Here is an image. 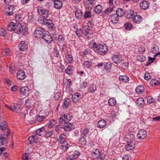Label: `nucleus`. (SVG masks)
<instances>
[{
	"mask_svg": "<svg viewBox=\"0 0 160 160\" xmlns=\"http://www.w3.org/2000/svg\"><path fill=\"white\" fill-rule=\"evenodd\" d=\"M92 45L93 50L94 51L100 55H104L108 51L107 47L105 44H98L94 42L92 43Z\"/></svg>",
	"mask_w": 160,
	"mask_h": 160,
	"instance_id": "obj_1",
	"label": "nucleus"
},
{
	"mask_svg": "<svg viewBox=\"0 0 160 160\" xmlns=\"http://www.w3.org/2000/svg\"><path fill=\"white\" fill-rule=\"evenodd\" d=\"M28 31V28L24 27L20 23L15 24L13 29V32L17 34H21L22 35H26Z\"/></svg>",
	"mask_w": 160,
	"mask_h": 160,
	"instance_id": "obj_2",
	"label": "nucleus"
},
{
	"mask_svg": "<svg viewBox=\"0 0 160 160\" xmlns=\"http://www.w3.org/2000/svg\"><path fill=\"white\" fill-rule=\"evenodd\" d=\"M37 11L38 14L42 17L40 18L46 19L48 17L49 12L48 10L44 9L41 6H38Z\"/></svg>",
	"mask_w": 160,
	"mask_h": 160,
	"instance_id": "obj_3",
	"label": "nucleus"
},
{
	"mask_svg": "<svg viewBox=\"0 0 160 160\" xmlns=\"http://www.w3.org/2000/svg\"><path fill=\"white\" fill-rule=\"evenodd\" d=\"M93 158L98 160H103L105 158L104 155L102 154L100 150L95 149L91 154Z\"/></svg>",
	"mask_w": 160,
	"mask_h": 160,
	"instance_id": "obj_4",
	"label": "nucleus"
},
{
	"mask_svg": "<svg viewBox=\"0 0 160 160\" xmlns=\"http://www.w3.org/2000/svg\"><path fill=\"white\" fill-rule=\"evenodd\" d=\"M38 21L39 23L46 25L49 28H53L54 27V24L50 19L41 18H39Z\"/></svg>",
	"mask_w": 160,
	"mask_h": 160,
	"instance_id": "obj_5",
	"label": "nucleus"
},
{
	"mask_svg": "<svg viewBox=\"0 0 160 160\" xmlns=\"http://www.w3.org/2000/svg\"><path fill=\"white\" fill-rule=\"evenodd\" d=\"M71 119V118L65 113H62L59 119L60 124H63L69 122Z\"/></svg>",
	"mask_w": 160,
	"mask_h": 160,
	"instance_id": "obj_6",
	"label": "nucleus"
},
{
	"mask_svg": "<svg viewBox=\"0 0 160 160\" xmlns=\"http://www.w3.org/2000/svg\"><path fill=\"white\" fill-rule=\"evenodd\" d=\"M92 132V129L90 128H85L80 130V135L82 137H89Z\"/></svg>",
	"mask_w": 160,
	"mask_h": 160,
	"instance_id": "obj_7",
	"label": "nucleus"
},
{
	"mask_svg": "<svg viewBox=\"0 0 160 160\" xmlns=\"http://www.w3.org/2000/svg\"><path fill=\"white\" fill-rule=\"evenodd\" d=\"M20 92L22 96L27 97L30 93V89L28 86L22 87L20 89Z\"/></svg>",
	"mask_w": 160,
	"mask_h": 160,
	"instance_id": "obj_8",
	"label": "nucleus"
},
{
	"mask_svg": "<svg viewBox=\"0 0 160 160\" xmlns=\"http://www.w3.org/2000/svg\"><path fill=\"white\" fill-rule=\"evenodd\" d=\"M6 106L12 111H14L17 113H20L21 112L20 105L17 104V103L12 104L10 106Z\"/></svg>",
	"mask_w": 160,
	"mask_h": 160,
	"instance_id": "obj_9",
	"label": "nucleus"
},
{
	"mask_svg": "<svg viewBox=\"0 0 160 160\" xmlns=\"http://www.w3.org/2000/svg\"><path fill=\"white\" fill-rule=\"evenodd\" d=\"M83 29L85 31L84 35L87 37V38L89 39L92 37V32L91 30V28L88 26H84Z\"/></svg>",
	"mask_w": 160,
	"mask_h": 160,
	"instance_id": "obj_10",
	"label": "nucleus"
},
{
	"mask_svg": "<svg viewBox=\"0 0 160 160\" xmlns=\"http://www.w3.org/2000/svg\"><path fill=\"white\" fill-rule=\"evenodd\" d=\"M147 133L144 129L139 130L137 134V137L139 140H142L145 138L147 136Z\"/></svg>",
	"mask_w": 160,
	"mask_h": 160,
	"instance_id": "obj_11",
	"label": "nucleus"
},
{
	"mask_svg": "<svg viewBox=\"0 0 160 160\" xmlns=\"http://www.w3.org/2000/svg\"><path fill=\"white\" fill-rule=\"evenodd\" d=\"M125 146V149L127 151H129L134 149L135 147L136 142L126 141Z\"/></svg>",
	"mask_w": 160,
	"mask_h": 160,
	"instance_id": "obj_12",
	"label": "nucleus"
},
{
	"mask_svg": "<svg viewBox=\"0 0 160 160\" xmlns=\"http://www.w3.org/2000/svg\"><path fill=\"white\" fill-rule=\"evenodd\" d=\"M116 117L117 114L114 111H112L110 114L108 113L105 116V117L107 120L110 122L113 121V119L116 118Z\"/></svg>",
	"mask_w": 160,
	"mask_h": 160,
	"instance_id": "obj_13",
	"label": "nucleus"
},
{
	"mask_svg": "<svg viewBox=\"0 0 160 160\" xmlns=\"http://www.w3.org/2000/svg\"><path fill=\"white\" fill-rule=\"evenodd\" d=\"M79 155V152L76 151L71 155L66 158V160H76Z\"/></svg>",
	"mask_w": 160,
	"mask_h": 160,
	"instance_id": "obj_14",
	"label": "nucleus"
},
{
	"mask_svg": "<svg viewBox=\"0 0 160 160\" xmlns=\"http://www.w3.org/2000/svg\"><path fill=\"white\" fill-rule=\"evenodd\" d=\"M113 9L112 7H107L102 13L101 16L103 18H104L106 16H109V14L113 11Z\"/></svg>",
	"mask_w": 160,
	"mask_h": 160,
	"instance_id": "obj_15",
	"label": "nucleus"
},
{
	"mask_svg": "<svg viewBox=\"0 0 160 160\" xmlns=\"http://www.w3.org/2000/svg\"><path fill=\"white\" fill-rule=\"evenodd\" d=\"M17 77L20 80H23L26 77L25 72L22 70H19L17 72Z\"/></svg>",
	"mask_w": 160,
	"mask_h": 160,
	"instance_id": "obj_16",
	"label": "nucleus"
},
{
	"mask_svg": "<svg viewBox=\"0 0 160 160\" xmlns=\"http://www.w3.org/2000/svg\"><path fill=\"white\" fill-rule=\"evenodd\" d=\"M125 140L126 141L136 142L135 136L131 133H128L126 135Z\"/></svg>",
	"mask_w": 160,
	"mask_h": 160,
	"instance_id": "obj_17",
	"label": "nucleus"
},
{
	"mask_svg": "<svg viewBox=\"0 0 160 160\" xmlns=\"http://www.w3.org/2000/svg\"><path fill=\"white\" fill-rule=\"evenodd\" d=\"M42 38L48 43H51L53 41L52 38L48 33H44L42 36Z\"/></svg>",
	"mask_w": 160,
	"mask_h": 160,
	"instance_id": "obj_18",
	"label": "nucleus"
},
{
	"mask_svg": "<svg viewBox=\"0 0 160 160\" xmlns=\"http://www.w3.org/2000/svg\"><path fill=\"white\" fill-rule=\"evenodd\" d=\"M14 8L12 5H8L5 8V10L6 15L11 16L13 14V11Z\"/></svg>",
	"mask_w": 160,
	"mask_h": 160,
	"instance_id": "obj_19",
	"label": "nucleus"
},
{
	"mask_svg": "<svg viewBox=\"0 0 160 160\" xmlns=\"http://www.w3.org/2000/svg\"><path fill=\"white\" fill-rule=\"evenodd\" d=\"M19 50L22 51H25L28 48L27 42L25 41H22L18 45Z\"/></svg>",
	"mask_w": 160,
	"mask_h": 160,
	"instance_id": "obj_20",
	"label": "nucleus"
},
{
	"mask_svg": "<svg viewBox=\"0 0 160 160\" xmlns=\"http://www.w3.org/2000/svg\"><path fill=\"white\" fill-rule=\"evenodd\" d=\"M112 60L115 63H120L122 62V58L119 55H114L112 57Z\"/></svg>",
	"mask_w": 160,
	"mask_h": 160,
	"instance_id": "obj_21",
	"label": "nucleus"
},
{
	"mask_svg": "<svg viewBox=\"0 0 160 160\" xmlns=\"http://www.w3.org/2000/svg\"><path fill=\"white\" fill-rule=\"evenodd\" d=\"M109 19L110 21L113 23H116L119 20L118 16L116 14H112L110 16Z\"/></svg>",
	"mask_w": 160,
	"mask_h": 160,
	"instance_id": "obj_22",
	"label": "nucleus"
},
{
	"mask_svg": "<svg viewBox=\"0 0 160 160\" xmlns=\"http://www.w3.org/2000/svg\"><path fill=\"white\" fill-rule=\"evenodd\" d=\"M139 5L142 9L146 10L149 8V4L148 2L146 1H143L140 3Z\"/></svg>",
	"mask_w": 160,
	"mask_h": 160,
	"instance_id": "obj_23",
	"label": "nucleus"
},
{
	"mask_svg": "<svg viewBox=\"0 0 160 160\" xmlns=\"http://www.w3.org/2000/svg\"><path fill=\"white\" fill-rule=\"evenodd\" d=\"M159 47L157 45H154L153 46L152 48L151 52L152 53H155V55H154V57L160 54V52H159Z\"/></svg>",
	"mask_w": 160,
	"mask_h": 160,
	"instance_id": "obj_24",
	"label": "nucleus"
},
{
	"mask_svg": "<svg viewBox=\"0 0 160 160\" xmlns=\"http://www.w3.org/2000/svg\"><path fill=\"white\" fill-rule=\"evenodd\" d=\"M136 104L139 107H142L145 104V101L142 98H138L136 102Z\"/></svg>",
	"mask_w": 160,
	"mask_h": 160,
	"instance_id": "obj_25",
	"label": "nucleus"
},
{
	"mask_svg": "<svg viewBox=\"0 0 160 160\" xmlns=\"http://www.w3.org/2000/svg\"><path fill=\"white\" fill-rule=\"evenodd\" d=\"M142 17L138 15H135L132 18L133 22L135 23H139L142 22Z\"/></svg>",
	"mask_w": 160,
	"mask_h": 160,
	"instance_id": "obj_26",
	"label": "nucleus"
},
{
	"mask_svg": "<svg viewBox=\"0 0 160 160\" xmlns=\"http://www.w3.org/2000/svg\"><path fill=\"white\" fill-rule=\"evenodd\" d=\"M45 132V128L44 127H42L38 129L36 131V135L42 136L44 134Z\"/></svg>",
	"mask_w": 160,
	"mask_h": 160,
	"instance_id": "obj_27",
	"label": "nucleus"
},
{
	"mask_svg": "<svg viewBox=\"0 0 160 160\" xmlns=\"http://www.w3.org/2000/svg\"><path fill=\"white\" fill-rule=\"evenodd\" d=\"M144 88L142 85H138L136 88V93L138 94H142L144 91Z\"/></svg>",
	"mask_w": 160,
	"mask_h": 160,
	"instance_id": "obj_28",
	"label": "nucleus"
},
{
	"mask_svg": "<svg viewBox=\"0 0 160 160\" xmlns=\"http://www.w3.org/2000/svg\"><path fill=\"white\" fill-rule=\"evenodd\" d=\"M44 34L41 30H36L35 31L33 35L36 38H42V36H43Z\"/></svg>",
	"mask_w": 160,
	"mask_h": 160,
	"instance_id": "obj_29",
	"label": "nucleus"
},
{
	"mask_svg": "<svg viewBox=\"0 0 160 160\" xmlns=\"http://www.w3.org/2000/svg\"><path fill=\"white\" fill-rule=\"evenodd\" d=\"M134 11L132 10H128L125 13V17L128 18H133L134 16Z\"/></svg>",
	"mask_w": 160,
	"mask_h": 160,
	"instance_id": "obj_30",
	"label": "nucleus"
},
{
	"mask_svg": "<svg viewBox=\"0 0 160 160\" xmlns=\"http://www.w3.org/2000/svg\"><path fill=\"white\" fill-rule=\"evenodd\" d=\"M116 13L117 15L119 17H121L123 15L125 14L124 10L121 8H117L116 11Z\"/></svg>",
	"mask_w": 160,
	"mask_h": 160,
	"instance_id": "obj_31",
	"label": "nucleus"
},
{
	"mask_svg": "<svg viewBox=\"0 0 160 160\" xmlns=\"http://www.w3.org/2000/svg\"><path fill=\"white\" fill-rule=\"evenodd\" d=\"M12 53V51L9 48H5L2 49V54L5 57L10 55Z\"/></svg>",
	"mask_w": 160,
	"mask_h": 160,
	"instance_id": "obj_32",
	"label": "nucleus"
},
{
	"mask_svg": "<svg viewBox=\"0 0 160 160\" xmlns=\"http://www.w3.org/2000/svg\"><path fill=\"white\" fill-rule=\"evenodd\" d=\"M62 2L59 0H56L55 1L54 3V7L57 9L61 8L62 7Z\"/></svg>",
	"mask_w": 160,
	"mask_h": 160,
	"instance_id": "obj_33",
	"label": "nucleus"
},
{
	"mask_svg": "<svg viewBox=\"0 0 160 160\" xmlns=\"http://www.w3.org/2000/svg\"><path fill=\"white\" fill-rule=\"evenodd\" d=\"M106 122L103 119H102L98 121V128H104L106 124Z\"/></svg>",
	"mask_w": 160,
	"mask_h": 160,
	"instance_id": "obj_34",
	"label": "nucleus"
},
{
	"mask_svg": "<svg viewBox=\"0 0 160 160\" xmlns=\"http://www.w3.org/2000/svg\"><path fill=\"white\" fill-rule=\"evenodd\" d=\"M119 80L122 82H127L129 81V78L126 75H120Z\"/></svg>",
	"mask_w": 160,
	"mask_h": 160,
	"instance_id": "obj_35",
	"label": "nucleus"
},
{
	"mask_svg": "<svg viewBox=\"0 0 160 160\" xmlns=\"http://www.w3.org/2000/svg\"><path fill=\"white\" fill-rule=\"evenodd\" d=\"M63 125H64L63 128L65 131H69L71 129L72 125L70 122H68Z\"/></svg>",
	"mask_w": 160,
	"mask_h": 160,
	"instance_id": "obj_36",
	"label": "nucleus"
},
{
	"mask_svg": "<svg viewBox=\"0 0 160 160\" xmlns=\"http://www.w3.org/2000/svg\"><path fill=\"white\" fill-rule=\"evenodd\" d=\"M108 104L109 106H114L117 103L116 100L114 98H111L108 100Z\"/></svg>",
	"mask_w": 160,
	"mask_h": 160,
	"instance_id": "obj_37",
	"label": "nucleus"
},
{
	"mask_svg": "<svg viewBox=\"0 0 160 160\" xmlns=\"http://www.w3.org/2000/svg\"><path fill=\"white\" fill-rule=\"evenodd\" d=\"M75 16L77 19H80L83 17V12L81 10H77L75 12Z\"/></svg>",
	"mask_w": 160,
	"mask_h": 160,
	"instance_id": "obj_38",
	"label": "nucleus"
},
{
	"mask_svg": "<svg viewBox=\"0 0 160 160\" xmlns=\"http://www.w3.org/2000/svg\"><path fill=\"white\" fill-rule=\"evenodd\" d=\"M102 6L99 4L97 5L94 8L95 12L97 14H100L102 11Z\"/></svg>",
	"mask_w": 160,
	"mask_h": 160,
	"instance_id": "obj_39",
	"label": "nucleus"
},
{
	"mask_svg": "<svg viewBox=\"0 0 160 160\" xmlns=\"http://www.w3.org/2000/svg\"><path fill=\"white\" fill-rule=\"evenodd\" d=\"M80 138L79 139V143L82 145H85L87 143V141L86 139V137H82L81 135H80Z\"/></svg>",
	"mask_w": 160,
	"mask_h": 160,
	"instance_id": "obj_40",
	"label": "nucleus"
},
{
	"mask_svg": "<svg viewBox=\"0 0 160 160\" xmlns=\"http://www.w3.org/2000/svg\"><path fill=\"white\" fill-rule=\"evenodd\" d=\"M96 2L95 0H88L87 1V4H88L89 7L88 8V9H91L93 7V6L95 5Z\"/></svg>",
	"mask_w": 160,
	"mask_h": 160,
	"instance_id": "obj_41",
	"label": "nucleus"
},
{
	"mask_svg": "<svg viewBox=\"0 0 160 160\" xmlns=\"http://www.w3.org/2000/svg\"><path fill=\"white\" fill-rule=\"evenodd\" d=\"M160 84V82L158 80L156 79H152L150 82V84L152 86H156Z\"/></svg>",
	"mask_w": 160,
	"mask_h": 160,
	"instance_id": "obj_42",
	"label": "nucleus"
},
{
	"mask_svg": "<svg viewBox=\"0 0 160 160\" xmlns=\"http://www.w3.org/2000/svg\"><path fill=\"white\" fill-rule=\"evenodd\" d=\"M124 27L126 30L130 31L132 29L133 26L132 24L129 22H127L124 24Z\"/></svg>",
	"mask_w": 160,
	"mask_h": 160,
	"instance_id": "obj_43",
	"label": "nucleus"
},
{
	"mask_svg": "<svg viewBox=\"0 0 160 160\" xmlns=\"http://www.w3.org/2000/svg\"><path fill=\"white\" fill-rule=\"evenodd\" d=\"M15 25L13 23H9L7 26V28L8 30L11 32L13 31Z\"/></svg>",
	"mask_w": 160,
	"mask_h": 160,
	"instance_id": "obj_44",
	"label": "nucleus"
},
{
	"mask_svg": "<svg viewBox=\"0 0 160 160\" xmlns=\"http://www.w3.org/2000/svg\"><path fill=\"white\" fill-rule=\"evenodd\" d=\"M37 136L34 135V136H32L30 137L28 139L29 141L31 142H37Z\"/></svg>",
	"mask_w": 160,
	"mask_h": 160,
	"instance_id": "obj_45",
	"label": "nucleus"
},
{
	"mask_svg": "<svg viewBox=\"0 0 160 160\" xmlns=\"http://www.w3.org/2000/svg\"><path fill=\"white\" fill-rule=\"evenodd\" d=\"M65 58L67 60V62L68 63H71L73 61V58L72 56L70 54H68L66 56Z\"/></svg>",
	"mask_w": 160,
	"mask_h": 160,
	"instance_id": "obj_46",
	"label": "nucleus"
},
{
	"mask_svg": "<svg viewBox=\"0 0 160 160\" xmlns=\"http://www.w3.org/2000/svg\"><path fill=\"white\" fill-rule=\"evenodd\" d=\"M92 64V62L90 61H85L83 63L84 67L88 68H89Z\"/></svg>",
	"mask_w": 160,
	"mask_h": 160,
	"instance_id": "obj_47",
	"label": "nucleus"
},
{
	"mask_svg": "<svg viewBox=\"0 0 160 160\" xmlns=\"http://www.w3.org/2000/svg\"><path fill=\"white\" fill-rule=\"evenodd\" d=\"M72 65H69L67 67L66 70L65 71V72L68 75H70L71 73V71H72Z\"/></svg>",
	"mask_w": 160,
	"mask_h": 160,
	"instance_id": "obj_48",
	"label": "nucleus"
},
{
	"mask_svg": "<svg viewBox=\"0 0 160 160\" xmlns=\"http://www.w3.org/2000/svg\"><path fill=\"white\" fill-rule=\"evenodd\" d=\"M56 124V121L54 119H52L49 121L48 127L50 128H53Z\"/></svg>",
	"mask_w": 160,
	"mask_h": 160,
	"instance_id": "obj_49",
	"label": "nucleus"
},
{
	"mask_svg": "<svg viewBox=\"0 0 160 160\" xmlns=\"http://www.w3.org/2000/svg\"><path fill=\"white\" fill-rule=\"evenodd\" d=\"M7 34V31L5 28H0V35L2 36H5Z\"/></svg>",
	"mask_w": 160,
	"mask_h": 160,
	"instance_id": "obj_50",
	"label": "nucleus"
},
{
	"mask_svg": "<svg viewBox=\"0 0 160 160\" xmlns=\"http://www.w3.org/2000/svg\"><path fill=\"white\" fill-rule=\"evenodd\" d=\"M137 60L139 62H143L145 61V57L142 55H140L137 56Z\"/></svg>",
	"mask_w": 160,
	"mask_h": 160,
	"instance_id": "obj_51",
	"label": "nucleus"
},
{
	"mask_svg": "<svg viewBox=\"0 0 160 160\" xmlns=\"http://www.w3.org/2000/svg\"><path fill=\"white\" fill-rule=\"evenodd\" d=\"M96 89V86L95 85L93 84L88 88V91L91 93L95 92Z\"/></svg>",
	"mask_w": 160,
	"mask_h": 160,
	"instance_id": "obj_52",
	"label": "nucleus"
},
{
	"mask_svg": "<svg viewBox=\"0 0 160 160\" xmlns=\"http://www.w3.org/2000/svg\"><path fill=\"white\" fill-rule=\"evenodd\" d=\"M45 136L46 138H48L52 135L53 132L52 130H49L46 131H45Z\"/></svg>",
	"mask_w": 160,
	"mask_h": 160,
	"instance_id": "obj_53",
	"label": "nucleus"
},
{
	"mask_svg": "<svg viewBox=\"0 0 160 160\" xmlns=\"http://www.w3.org/2000/svg\"><path fill=\"white\" fill-rule=\"evenodd\" d=\"M62 124L58 125L56 126L55 128V131L58 133H60L62 131Z\"/></svg>",
	"mask_w": 160,
	"mask_h": 160,
	"instance_id": "obj_54",
	"label": "nucleus"
},
{
	"mask_svg": "<svg viewBox=\"0 0 160 160\" xmlns=\"http://www.w3.org/2000/svg\"><path fill=\"white\" fill-rule=\"evenodd\" d=\"M82 31L81 29H77L75 31V33L77 36L79 37H82Z\"/></svg>",
	"mask_w": 160,
	"mask_h": 160,
	"instance_id": "obj_55",
	"label": "nucleus"
},
{
	"mask_svg": "<svg viewBox=\"0 0 160 160\" xmlns=\"http://www.w3.org/2000/svg\"><path fill=\"white\" fill-rule=\"evenodd\" d=\"M30 158V156L26 153H25L24 154H23L22 156V160H30L31 159Z\"/></svg>",
	"mask_w": 160,
	"mask_h": 160,
	"instance_id": "obj_56",
	"label": "nucleus"
},
{
	"mask_svg": "<svg viewBox=\"0 0 160 160\" xmlns=\"http://www.w3.org/2000/svg\"><path fill=\"white\" fill-rule=\"evenodd\" d=\"M70 101V99L69 98H66L65 100H64V102H63V105L66 108H67Z\"/></svg>",
	"mask_w": 160,
	"mask_h": 160,
	"instance_id": "obj_57",
	"label": "nucleus"
},
{
	"mask_svg": "<svg viewBox=\"0 0 160 160\" xmlns=\"http://www.w3.org/2000/svg\"><path fill=\"white\" fill-rule=\"evenodd\" d=\"M45 119L44 116H41L40 115L38 116L36 118V120L38 122H41L43 121Z\"/></svg>",
	"mask_w": 160,
	"mask_h": 160,
	"instance_id": "obj_58",
	"label": "nucleus"
},
{
	"mask_svg": "<svg viewBox=\"0 0 160 160\" xmlns=\"http://www.w3.org/2000/svg\"><path fill=\"white\" fill-rule=\"evenodd\" d=\"M67 138V136L64 134H61L59 138V142L61 141H65V139Z\"/></svg>",
	"mask_w": 160,
	"mask_h": 160,
	"instance_id": "obj_59",
	"label": "nucleus"
},
{
	"mask_svg": "<svg viewBox=\"0 0 160 160\" xmlns=\"http://www.w3.org/2000/svg\"><path fill=\"white\" fill-rule=\"evenodd\" d=\"M61 93L59 92H58L54 94V99L55 100H58L61 97Z\"/></svg>",
	"mask_w": 160,
	"mask_h": 160,
	"instance_id": "obj_60",
	"label": "nucleus"
},
{
	"mask_svg": "<svg viewBox=\"0 0 160 160\" xmlns=\"http://www.w3.org/2000/svg\"><path fill=\"white\" fill-rule=\"evenodd\" d=\"M113 2V0H109L108 2V7H112V8H114L115 7V6Z\"/></svg>",
	"mask_w": 160,
	"mask_h": 160,
	"instance_id": "obj_61",
	"label": "nucleus"
},
{
	"mask_svg": "<svg viewBox=\"0 0 160 160\" xmlns=\"http://www.w3.org/2000/svg\"><path fill=\"white\" fill-rule=\"evenodd\" d=\"M147 101L148 103L151 104L154 102V100L151 96H149L148 97Z\"/></svg>",
	"mask_w": 160,
	"mask_h": 160,
	"instance_id": "obj_62",
	"label": "nucleus"
},
{
	"mask_svg": "<svg viewBox=\"0 0 160 160\" xmlns=\"http://www.w3.org/2000/svg\"><path fill=\"white\" fill-rule=\"evenodd\" d=\"M85 18H89L91 16V13L90 11L85 12L84 14Z\"/></svg>",
	"mask_w": 160,
	"mask_h": 160,
	"instance_id": "obj_63",
	"label": "nucleus"
},
{
	"mask_svg": "<svg viewBox=\"0 0 160 160\" xmlns=\"http://www.w3.org/2000/svg\"><path fill=\"white\" fill-rule=\"evenodd\" d=\"M122 160H131V158L129 155L128 154L124 155L122 158Z\"/></svg>",
	"mask_w": 160,
	"mask_h": 160,
	"instance_id": "obj_64",
	"label": "nucleus"
}]
</instances>
